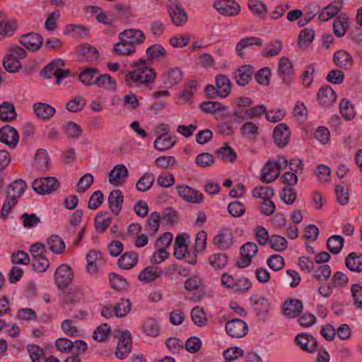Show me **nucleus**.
<instances>
[{"label":"nucleus","mask_w":362,"mask_h":362,"mask_svg":"<svg viewBox=\"0 0 362 362\" xmlns=\"http://www.w3.org/2000/svg\"><path fill=\"white\" fill-rule=\"evenodd\" d=\"M136 69L129 71L125 76V82L128 87L147 86L154 82L156 78L155 70L147 66L144 59H139L132 64Z\"/></svg>","instance_id":"f257e3e1"},{"label":"nucleus","mask_w":362,"mask_h":362,"mask_svg":"<svg viewBox=\"0 0 362 362\" xmlns=\"http://www.w3.org/2000/svg\"><path fill=\"white\" fill-rule=\"evenodd\" d=\"M59 187V182L54 177H45L35 180L32 187L40 194H51Z\"/></svg>","instance_id":"f03ea898"},{"label":"nucleus","mask_w":362,"mask_h":362,"mask_svg":"<svg viewBox=\"0 0 362 362\" xmlns=\"http://www.w3.org/2000/svg\"><path fill=\"white\" fill-rule=\"evenodd\" d=\"M258 252L257 245L252 242H248L240 247V257L238 259L236 265L239 268H245L249 266Z\"/></svg>","instance_id":"7ed1b4c3"},{"label":"nucleus","mask_w":362,"mask_h":362,"mask_svg":"<svg viewBox=\"0 0 362 362\" xmlns=\"http://www.w3.org/2000/svg\"><path fill=\"white\" fill-rule=\"evenodd\" d=\"M54 279L59 288L65 289L73 281L74 272L72 268L66 264L60 265L55 271Z\"/></svg>","instance_id":"20e7f679"},{"label":"nucleus","mask_w":362,"mask_h":362,"mask_svg":"<svg viewBox=\"0 0 362 362\" xmlns=\"http://www.w3.org/2000/svg\"><path fill=\"white\" fill-rule=\"evenodd\" d=\"M168 13L173 23L176 26H182L187 21V15L182 4L177 0L170 2Z\"/></svg>","instance_id":"39448f33"},{"label":"nucleus","mask_w":362,"mask_h":362,"mask_svg":"<svg viewBox=\"0 0 362 362\" xmlns=\"http://www.w3.org/2000/svg\"><path fill=\"white\" fill-rule=\"evenodd\" d=\"M214 7L220 14L226 16H235L240 12V5L233 0L216 1Z\"/></svg>","instance_id":"423d86ee"},{"label":"nucleus","mask_w":362,"mask_h":362,"mask_svg":"<svg viewBox=\"0 0 362 362\" xmlns=\"http://www.w3.org/2000/svg\"><path fill=\"white\" fill-rule=\"evenodd\" d=\"M235 238L232 230L229 228H223L214 236V245L221 250L229 249L234 243Z\"/></svg>","instance_id":"0eeeda50"},{"label":"nucleus","mask_w":362,"mask_h":362,"mask_svg":"<svg viewBox=\"0 0 362 362\" xmlns=\"http://www.w3.org/2000/svg\"><path fill=\"white\" fill-rule=\"evenodd\" d=\"M179 196L185 201L192 204H199L203 202V194L196 189L182 185L177 187Z\"/></svg>","instance_id":"6e6552de"},{"label":"nucleus","mask_w":362,"mask_h":362,"mask_svg":"<svg viewBox=\"0 0 362 362\" xmlns=\"http://www.w3.org/2000/svg\"><path fill=\"white\" fill-rule=\"evenodd\" d=\"M226 330L231 337L240 338L247 334L248 327L243 320L233 319L226 324Z\"/></svg>","instance_id":"1a4fd4ad"},{"label":"nucleus","mask_w":362,"mask_h":362,"mask_svg":"<svg viewBox=\"0 0 362 362\" xmlns=\"http://www.w3.org/2000/svg\"><path fill=\"white\" fill-rule=\"evenodd\" d=\"M19 141L18 132L13 127L5 125L0 129V142L14 148Z\"/></svg>","instance_id":"9d476101"},{"label":"nucleus","mask_w":362,"mask_h":362,"mask_svg":"<svg viewBox=\"0 0 362 362\" xmlns=\"http://www.w3.org/2000/svg\"><path fill=\"white\" fill-rule=\"evenodd\" d=\"M291 132L288 127L284 123H280L274 128L273 138L275 144L282 148L288 144Z\"/></svg>","instance_id":"9b49d317"},{"label":"nucleus","mask_w":362,"mask_h":362,"mask_svg":"<svg viewBox=\"0 0 362 362\" xmlns=\"http://www.w3.org/2000/svg\"><path fill=\"white\" fill-rule=\"evenodd\" d=\"M132 349V339L129 331L124 332L119 339L116 356L119 359H124L130 353Z\"/></svg>","instance_id":"f8f14e48"},{"label":"nucleus","mask_w":362,"mask_h":362,"mask_svg":"<svg viewBox=\"0 0 362 362\" xmlns=\"http://www.w3.org/2000/svg\"><path fill=\"white\" fill-rule=\"evenodd\" d=\"M295 341L302 350L308 353H314L316 351L317 341L316 339L308 334L301 333L295 338Z\"/></svg>","instance_id":"ddd939ff"},{"label":"nucleus","mask_w":362,"mask_h":362,"mask_svg":"<svg viewBox=\"0 0 362 362\" xmlns=\"http://www.w3.org/2000/svg\"><path fill=\"white\" fill-rule=\"evenodd\" d=\"M253 74L254 69L251 65H243L235 70L233 78L238 85L245 86L252 80Z\"/></svg>","instance_id":"4468645a"},{"label":"nucleus","mask_w":362,"mask_h":362,"mask_svg":"<svg viewBox=\"0 0 362 362\" xmlns=\"http://www.w3.org/2000/svg\"><path fill=\"white\" fill-rule=\"evenodd\" d=\"M20 43L28 49L36 51L42 46L43 38L37 33H30L21 35Z\"/></svg>","instance_id":"2eb2a0df"},{"label":"nucleus","mask_w":362,"mask_h":362,"mask_svg":"<svg viewBox=\"0 0 362 362\" xmlns=\"http://www.w3.org/2000/svg\"><path fill=\"white\" fill-rule=\"evenodd\" d=\"M160 77L166 86H173L182 81L183 72L179 67H173L165 71Z\"/></svg>","instance_id":"dca6fc26"},{"label":"nucleus","mask_w":362,"mask_h":362,"mask_svg":"<svg viewBox=\"0 0 362 362\" xmlns=\"http://www.w3.org/2000/svg\"><path fill=\"white\" fill-rule=\"evenodd\" d=\"M317 97L321 105L327 107L335 102L337 94L329 86L326 85L320 88Z\"/></svg>","instance_id":"f3484780"},{"label":"nucleus","mask_w":362,"mask_h":362,"mask_svg":"<svg viewBox=\"0 0 362 362\" xmlns=\"http://www.w3.org/2000/svg\"><path fill=\"white\" fill-rule=\"evenodd\" d=\"M124 202V196L119 189L112 190L108 197V204L111 211L118 215L122 209Z\"/></svg>","instance_id":"a211bd4d"},{"label":"nucleus","mask_w":362,"mask_h":362,"mask_svg":"<svg viewBox=\"0 0 362 362\" xmlns=\"http://www.w3.org/2000/svg\"><path fill=\"white\" fill-rule=\"evenodd\" d=\"M232 83L228 76L223 74H218L216 77V87L218 90V96L221 98L227 97L231 91Z\"/></svg>","instance_id":"6ab92c4d"},{"label":"nucleus","mask_w":362,"mask_h":362,"mask_svg":"<svg viewBox=\"0 0 362 362\" xmlns=\"http://www.w3.org/2000/svg\"><path fill=\"white\" fill-rule=\"evenodd\" d=\"M303 310V303L298 299L286 300L284 304V313L288 317H295Z\"/></svg>","instance_id":"aec40b11"},{"label":"nucleus","mask_w":362,"mask_h":362,"mask_svg":"<svg viewBox=\"0 0 362 362\" xmlns=\"http://www.w3.org/2000/svg\"><path fill=\"white\" fill-rule=\"evenodd\" d=\"M333 62L336 66L348 69L353 65V58L351 54L345 50H338L333 56Z\"/></svg>","instance_id":"412c9836"},{"label":"nucleus","mask_w":362,"mask_h":362,"mask_svg":"<svg viewBox=\"0 0 362 362\" xmlns=\"http://www.w3.org/2000/svg\"><path fill=\"white\" fill-rule=\"evenodd\" d=\"M129 171L127 167L123 164L117 165L109 174V182L112 185H117L121 183L122 179L128 177Z\"/></svg>","instance_id":"4be33fe9"},{"label":"nucleus","mask_w":362,"mask_h":362,"mask_svg":"<svg viewBox=\"0 0 362 362\" xmlns=\"http://www.w3.org/2000/svg\"><path fill=\"white\" fill-rule=\"evenodd\" d=\"M146 53L147 59L145 60L146 62L153 60L166 59L168 57L166 49L160 44H155L150 46L146 49Z\"/></svg>","instance_id":"5701e85b"},{"label":"nucleus","mask_w":362,"mask_h":362,"mask_svg":"<svg viewBox=\"0 0 362 362\" xmlns=\"http://www.w3.org/2000/svg\"><path fill=\"white\" fill-rule=\"evenodd\" d=\"M262 45V40L259 37L254 36L247 37L241 39L236 45L235 51L240 57L243 58L245 56L244 49L253 45L261 46Z\"/></svg>","instance_id":"b1692460"},{"label":"nucleus","mask_w":362,"mask_h":362,"mask_svg":"<svg viewBox=\"0 0 362 362\" xmlns=\"http://www.w3.org/2000/svg\"><path fill=\"white\" fill-rule=\"evenodd\" d=\"M250 301L258 316L267 313L270 309V303L265 297L257 295L252 296Z\"/></svg>","instance_id":"393cba45"},{"label":"nucleus","mask_w":362,"mask_h":362,"mask_svg":"<svg viewBox=\"0 0 362 362\" xmlns=\"http://www.w3.org/2000/svg\"><path fill=\"white\" fill-rule=\"evenodd\" d=\"M278 74L286 82L287 78H290L293 75V66L292 62L287 57H281L279 62Z\"/></svg>","instance_id":"a878e982"},{"label":"nucleus","mask_w":362,"mask_h":362,"mask_svg":"<svg viewBox=\"0 0 362 362\" xmlns=\"http://www.w3.org/2000/svg\"><path fill=\"white\" fill-rule=\"evenodd\" d=\"M33 110L38 117L43 119H49L56 112L54 107L43 103H35Z\"/></svg>","instance_id":"bb28decb"},{"label":"nucleus","mask_w":362,"mask_h":362,"mask_svg":"<svg viewBox=\"0 0 362 362\" xmlns=\"http://www.w3.org/2000/svg\"><path fill=\"white\" fill-rule=\"evenodd\" d=\"M175 144V140L168 133L158 136L154 141V148L160 151L171 148Z\"/></svg>","instance_id":"cd10ccee"},{"label":"nucleus","mask_w":362,"mask_h":362,"mask_svg":"<svg viewBox=\"0 0 362 362\" xmlns=\"http://www.w3.org/2000/svg\"><path fill=\"white\" fill-rule=\"evenodd\" d=\"M102 260L101 253L96 250H90L86 255L87 272L90 274H96L98 271V262Z\"/></svg>","instance_id":"c85d7f7f"},{"label":"nucleus","mask_w":362,"mask_h":362,"mask_svg":"<svg viewBox=\"0 0 362 362\" xmlns=\"http://www.w3.org/2000/svg\"><path fill=\"white\" fill-rule=\"evenodd\" d=\"M138 260V255L134 252H126L118 259V265L124 269H130L134 267Z\"/></svg>","instance_id":"c756f323"},{"label":"nucleus","mask_w":362,"mask_h":362,"mask_svg":"<svg viewBox=\"0 0 362 362\" xmlns=\"http://www.w3.org/2000/svg\"><path fill=\"white\" fill-rule=\"evenodd\" d=\"M163 270L160 267L150 266L146 267L139 274L138 279L140 281H151L160 276Z\"/></svg>","instance_id":"7c9ffc66"},{"label":"nucleus","mask_w":362,"mask_h":362,"mask_svg":"<svg viewBox=\"0 0 362 362\" xmlns=\"http://www.w3.org/2000/svg\"><path fill=\"white\" fill-rule=\"evenodd\" d=\"M94 82L95 85L99 88H103L110 90H115L117 88L116 81L107 74L96 76Z\"/></svg>","instance_id":"2f4dec72"},{"label":"nucleus","mask_w":362,"mask_h":362,"mask_svg":"<svg viewBox=\"0 0 362 362\" xmlns=\"http://www.w3.org/2000/svg\"><path fill=\"white\" fill-rule=\"evenodd\" d=\"M346 267L351 272L361 273L362 272V257L356 252H351L345 259Z\"/></svg>","instance_id":"473e14b6"},{"label":"nucleus","mask_w":362,"mask_h":362,"mask_svg":"<svg viewBox=\"0 0 362 362\" xmlns=\"http://www.w3.org/2000/svg\"><path fill=\"white\" fill-rule=\"evenodd\" d=\"M17 115L14 105L11 102H4L0 105V119L2 121H11L16 119Z\"/></svg>","instance_id":"72a5a7b5"},{"label":"nucleus","mask_w":362,"mask_h":362,"mask_svg":"<svg viewBox=\"0 0 362 362\" xmlns=\"http://www.w3.org/2000/svg\"><path fill=\"white\" fill-rule=\"evenodd\" d=\"M98 73L99 71L95 68L86 67L80 74L78 79L85 86L95 85L94 80Z\"/></svg>","instance_id":"f704fd0d"},{"label":"nucleus","mask_w":362,"mask_h":362,"mask_svg":"<svg viewBox=\"0 0 362 362\" xmlns=\"http://www.w3.org/2000/svg\"><path fill=\"white\" fill-rule=\"evenodd\" d=\"M160 214L158 211L151 213L147 220L146 229L151 236H154L159 230Z\"/></svg>","instance_id":"c9c22d12"},{"label":"nucleus","mask_w":362,"mask_h":362,"mask_svg":"<svg viewBox=\"0 0 362 362\" xmlns=\"http://www.w3.org/2000/svg\"><path fill=\"white\" fill-rule=\"evenodd\" d=\"M112 217L108 212H102L95 218V228L98 232L103 233L112 222Z\"/></svg>","instance_id":"e433bc0d"},{"label":"nucleus","mask_w":362,"mask_h":362,"mask_svg":"<svg viewBox=\"0 0 362 362\" xmlns=\"http://www.w3.org/2000/svg\"><path fill=\"white\" fill-rule=\"evenodd\" d=\"M280 172L272 163L267 162L262 169V180L267 183L274 181L279 175Z\"/></svg>","instance_id":"4c0bfd02"},{"label":"nucleus","mask_w":362,"mask_h":362,"mask_svg":"<svg viewBox=\"0 0 362 362\" xmlns=\"http://www.w3.org/2000/svg\"><path fill=\"white\" fill-rule=\"evenodd\" d=\"M64 62L61 59H54L49 63L42 70V73L47 78H51L52 76L56 77L59 68L64 66Z\"/></svg>","instance_id":"58836bf2"},{"label":"nucleus","mask_w":362,"mask_h":362,"mask_svg":"<svg viewBox=\"0 0 362 362\" xmlns=\"http://www.w3.org/2000/svg\"><path fill=\"white\" fill-rule=\"evenodd\" d=\"M339 110L340 113L346 120H351L356 116V111L353 104L346 98L340 101Z\"/></svg>","instance_id":"ea45409f"},{"label":"nucleus","mask_w":362,"mask_h":362,"mask_svg":"<svg viewBox=\"0 0 362 362\" xmlns=\"http://www.w3.org/2000/svg\"><path fill=\"white\" fill-rule=\"evenodd\" d=\"M49 249L54 254H62L65 250V244L62 239L57 235H52L47 239Z\"/></svg>","instance_id":"a19ab883"},{"label":"nucleus","mask_w":362,"mask_h":362,"mask_svg":"<svg viewBox=\"0 0 362 362\" xmlns=\"http://www.w3.org/2000/svg\"><path fill=\"white\" fill-rule=\"evenodd\" d=\"M201 110L206 113L215 114L228 110V107L221 103L215 101H206L200 104Z\"/></svg>","instance_id":"79ce46f5"},{"label":"nucleus","mask_w":362,"mask_h":362,"mask_svg":"<svg viewBox=\"0 0 362 362\" xmlns=\"http://www.w3.org/2000/svg\"><path fill=\"white\" fill-rule=\"evenodd\" d=\"M344 240L342 236L334 235L327 241V247L332 254H338L344 246Z\"/></svg>","instance_id":"37998d69"},{"label":"nucleus","mask_w":362,"mask_h":362,"mask_svg":"<svg viewBox=\"0 0 362 362\" xmlns=\"http://www.w3.org/2000/svg\"><path fill=\"white\" fill-rule=\"evenodd\" d=\"M155 180L153 174L151 173H145L136 184V189L139 192H146L149 189Z\"/></svg>","instance_id":"c03bdc74"},{"label":"nucleus","mask_w":362,"mask_h":362,"mask_svg":"<svg viewBox=\"0 0 362 362\" xmlns=\"http://www.w3.org/2000/svg\"><path fill=\"white\" fill-rule=\"evenodd\" d=\"M348 27V18L345 16H339L334 21L333 32L339 37H343Z\"/></svg>","instance_id":"a18cd8bd"},{"label":"nucleus","mask_w":362,"mask_h":362,"mask_svg":"<svg viewBox=\"0 0 362 362\" xmlns=\"http://www.w3.org/2000/svg\"><path fill=\"white\" fill-rule=\"evenodd\" d=\"M123 33L127 37V40L135 47L137 45L141 44L145 39L144 33L140 30L129 29L123 31Z\"/></svg>","instance_id":"49530a36"},{"label":"nucleus","mask_w":362,"mask_h":362,"mask_svg":"<svg viewBox=\"0 0 362 362\" xmlns=\"http://www.w3.org/2000/svg\"><path fill=\"white\" fill-rule=\"evenodd\" d=\"M88 29L81 25L69 24L64 30L65 35H71L73 37H83L87 35Z\"/></svg>","instance_id":"de8ad7c7"},{"label":"nucleus","mask_w":362,"mask_h":362,"mask_svg":"<svg viewBox=\"0 0 362 362\" xmlns=\"http://www.w3.org/2000/svg\"><path fill=\"white\" fill-rule=\"evenodd\" d=\"M6 199L3 204L1 216L2 218H6L8 217L9 213L14 206L18 203V199H16L14 195H11V192L9 190L6 191Z\"/></svg>","instance_id":"09e8293b"},{"label":"nucleus","mask_w":362,"mask_h":362,"mask_svg":"<svg viewBox=\"0 0 362 362\" xmlns=\"http://www.w3.org/2000/svg\"><path fill=\"white\" fill-rule=\"evenodd\" d=\"M78 51L81 56L84 57L87 60L90 61L98 59L99 56L97 49L88 44H83L81 45L78 47Z\"/></svg>","instance_id":"8fccbe9b"},{"label":"nucleus","mask_w":362,"mask_h":362,"mask_svg":"<svg viewBox=\"0 0 362 362\" xmlns=\"http://www.w3.org/2000/svg\"><path fill=\"white\" fill-rule=\"evenodd\" d=\"M216 153L223 160L233 162L237 158L235 151L226 144L223 146L217 149Z\"/></svg>","instance_id":"3c124183"},{"label":"nucleus","mask_w":362,"mask_h":362,"mask_svg":"<svg viewBox=\"0 0 362 362\" xmlns=\"http://www.w3.org/2000/svg\"><path fill=\"white\" fill-rule=\"evenodd\" d=\"M109 281L112 288L116 291H123L128 286L127 280L115 273L109 274Z\"/></svg>","instance_id":"603ef678"},{"label":"nucleus","mask_w":362,"mask_h":362,"mask_svg":"<svg viewBox=\"0 0 362 362\" xmlns=\"http://www.w3.org/2000/svg\"><path fill=\"white\" fill-rule=\"evenodd\" d=\"M248 8L254 15L259 18H264L267 13L266 5L261 1L251 0L248 3Z\"/></svg>","instance_id":"864d4df0"},{"label":"nucleus","mask_w":362,"mask_h":362,"mask_svg":"<svg viewBox=\"0 0 362 362\" xmlns=\"http://www.w3.org/2000/svg\"><path fill=\"white\" fill-rule=\"evenodd\" d=\"M269 244L273 250L281 252L286 249L288 243L283 236L279 235H272L269 238Z\"/></svg>","instance_id":"5fc2aeb1"},{"label":"nucleus","mask_w":362,"mask_h":362,"mask_svg":"<svg viewBox=\"0 0 362 362\" xmlns=\"http://www.w3.org/2000/svg\"><path fill=\"white\" fill-rule=\"evenodd\" d=\"M228 256L225 253H216L209 257V264L215 269L223 268L228 262Z\"/></svg>","instance_id":"6e6d98bb"},{"label":"nucleus","mask_w":362,"mask_h":362,"mask_svg":"<svg viewBox=\"0 0 362 362\" xmlns=\"http://www.w3.org/2000/svg\"><path fill=\"white\" fill-rule=\"evenodd\" d=\"M195 163L199 168H208L215 163L214 156L211 153L204 152L197 155Z\"/></svg>","instance_id":"4d7b16f0"},{"label":"nucleus","mask_w":362,"mask_h":362,"mask_svg":"<svg viewBox=\"0 0 362 362\" xmlns=\"http://www.w3.org/2000/svg\"><path fill=\"white\" fill-rule=\"evenodd\" d=\"M3 65L4 69L10 73L17 72L22 67V64L18 59L8 54L4 58Z\"/></svg>","instance_id":"13d9d810"},{"label":"nucleus","mask_w":362,"mask_h":362,"mask_svg":"<svg viewBox=\"0 0 362 362\" xmlns=\"http://www.w3.org/2000/svg\"><path fill=\"white\" fill-rule=\"evenodd\" d=\"M131 303L129 299L121 298L114 307V313L118 317L126 316L131 310Z\"/></svg>","instance_id":"bf43d9fd"},{"label":"nucleus","mask_w":362,"mask_h":362,"mask_svg":"<svg viewBox=\"0 0 362 362\" xmlns=\"http://www.w3.org/2000/svg\"><path fill=\"white\" fill-rule=\"evenodd\" d=\"M26 188V182L21 179L15 180L8 186V190L11 191V195H14L17 199L22 196Z\"/></svg>","instance_id":"052dcab7"},{"label":"nucleus","mask_w":362,"mask_h":362,"mask_svg":"<svg viewBox=\"0 0 362 362\" xmlns=\"http://www.w3.org/2000/svg\"><path fill=\"white\" fill-rule=\"evenodd\" d=\"M274 194L273 189L269 186L257 187L252 190V195L254 197L262 199L264 200L271 199Z\"/></svg>","instance_id":"680f3d73"},{"label":"nucleus","mask_w":362,"mask_h":362,"mask_svg":"<svg viewBox=\"0 0 362 362\" xmlns=\"http://www.w3.org/2000/svg\"><path fill=\"white\" fill-rule=\"evenodd\" d=\"M191 317L194 323L199 327L204 325L207 321L203 308L199 306H196L192 310Z\"/></svg>","instance_id":"e2e57ef3"},{"label":"nucleus","mask_w":362,"mask_h":362,"mask_svg":"<svg viewBox=\"0 0 362 362\" xmlns=\"http://www.w3.org/2000/svg\"><path fill=\"white\" fill-rule=\"evenodd\" d=\"M110 330V326L107 323H103L94 331L93 338L98 341H104L107 339Z\"/></svg>","instance_id":"0e129e2a"},{"label":"nucleus","mask_w":362,"mask_h":362,"mask_svg":"<svg viewBox=\"0 0 362 362\" xmlns=\"http://www.w3.org/2000/svg\"><path fill=\"white\" fill-rule=\"evenodd\" d=\"M35 161L39 169L42 170L47 169L49 163V158L47 151L39 148L35 154Z\"/></svg>","instance_id":"69168bd1"},{"label":"nucleus","mask_w":362,"mask_h":362,"mask_svg":"<svg viewBox=\"0 0 362 362\" xmlns=\"http://www.w3.org/2000/svg\"><path fill=\"white\" fill-rule=\"evenodd\" d=\"M281 200L286 204H292L296 199V191L290 187H284L279 192Z\"/></svg>","instance_id":"338daca9"},{"label":"nucleus","mask_w":362,"mask_h":362,"mask_svg":"<svg viewBox=\"0 0 362 362\" xmlns=\"http://www.w3.org/2000/svg\"><path fill=\"white\" fill-rule=\"evenodd\" d=\"M337 202L341 205H346L349 202V195L348 192V187L346 184L341 183L337 185L335 188Z\"/></svg>","instance_id":"774afa93"}]
</instances>
